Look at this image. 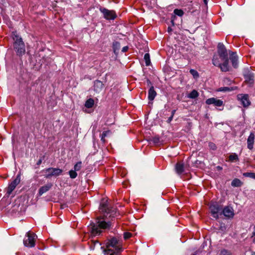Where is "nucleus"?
Here are the masks:
<instances>
[{
    "mask_svg": "<svg viewBox=\"0 0 255 255\" xmlns=\"http://www.w3.org/2000/svg\"><path fill=\"white\" fill-rule=\"evenodd\" d=\"M103 86V84L102 83V82H101L100 81H97L96 82H95L94 85L95 90L97 91L98 90L97 89H96L97 87L102 88Z\"/></svg>",
    "mask_w": 255,
    "mask_h": 255,
    "instance_id": "29",
    "label": "nucleus"
},
{
    "mask_svg": "<svg viewBox=\"0 0 255 255\" xmlns=\"http://www.w3.org/2000/svg\"><path fill=\"white\" fill-rule=\"evenodd\" d=\"M35 234L30 232L27 233V239L23 240V244L27 247H34L35 245Z\"/></svg>",
    "mask_w": 255,
    "mask_h": 255,
    "instance_id": "9",
    "label": "nucleus"
},
{
    "mask_svg": "<svg viewBox=\"0 0 255 255\" xmlns=\"http://www.w3.org/2000/svg\"><path fill=\"white\" fill-rule=\"evenodd\" d=\"M111 133V131L110 130H108L106 131H104L103 132L101 136V141L105 143L106 142L105 137L107 136V135Z\"/></svg>",
    "mask_w": 255,
    "mask_h": 255,
    "instance_id": "23",
    "label": "nucleus"
},
{
    "mask_svg": "<svg viewBox=\"0 0 255 255\" xmlns=\"http://www.w3.org/2000/svg\"><path fill=\"white\" fill-rule=\"evenodd\" d=\"M210 212L213 218L222 220L223 217V207L221 202L211 201L209 205Z\"/></svg>",
    "mask_w": 255,
    "mask_h": 255,
    "instance_id": "4",
    "label": "nucleus"
},
{
    "mask_svg": "<svg viewBox=\"0 0 255 255\" xmlns=\"http://www.w3.org/2000/svg\"><path fill=\"white\" fill-rule=\"evenodd\" d=\"M82 162L81 161L78 162L75 165H74V170L75 171H79L81 168Z\"/></svg>",
    "mask_w": 255,
    "mask_h": 255,
    "instance_id": "30",
    "label": "nucleus"
},
{
    "mask_svg": "<svg viewBox=\"0 0 255 255\" xmlns=\"http://www.w3.org/2000/svg\"><path fill=\"white\" fill-rule=\"evenodd\" d=\"M208 145L210 149L214 150L216 149V146L215 144L213 142H209Z\"/></svg>",
    "mask_w": 255,
    "mask_h": 255,
    "instance_id": "32",
    "label": "nucleus"
},
{
    "mask_svg": "<svg viewBox=\"0 0 255 255\" xmlns=\"http://www.w3.org/2000/svg\"><path fill=\"white\" fill-rule=\"evenodd\" d=\"M20 175H17L16 178L9 184L7 188L6 194L8 195H10L12 192L14 190L16 186L20 183Z\"/></svg>",
    "mask_w": 255,
    "mask_h": 255,
    "instance_id": "11",
    "label": "nucleus"
},
{
    "mask_svg": "<svg viewBox=\"0 0 255 255\" xmlns=\"http://www.w3.org/2000/svg\"><path fill=\"white\" fill-rule=\"evenodd\" d=\"M243 184V182L238 178L234 179L231 182V185L234 187H241Z\"/></svg>",
    "mask_w": 255,
    "mask_h": 255,
    "instance_id": "19",
    "label": "nucleus"
},
{
    "mask_svg": "<svg viewBox=\"0 0 255 255\" xmlns=\"http://www.w3.org/2000/svg\"><path fill=\"white\" fill-rule=\"evenodd\" d=\"M226 81H227V82L228 84V83H230L231 82H232L233 81V79H232V78H231V79H230V78H224V83L226 82Z\"/></svg>",
    "mask_w": 255,
    "mask_h": 255,
    "instance_id": "35",
    "label": "nucleus"
},
{
    "mask_svg": "<svg viewBox=\"0 0 255 255\" xmlns=\"http://www.w3.org/2000/svg\"><path fill=\"white\" fill-rule=\"evenodd\" d=\"M102 248L105 255H120L123 251L121 242L116 237L107 239Z\"/></svg>",
    "mask_w": 255,
    "mask_h": 255,
    "instance_id": "2",
    "label": "nucleus"
},
{
    "mask_svg": "<svg viewBox=\"0 0 255 255\" xmlns=\"http://www.w3.org/2000/svg\"><path fill=\"white\" fill-rule=\"evenodd\" d=\"M243 175L245 177H250L255 179V173L254 172H245Z\"/></svg>",
    "mask_w": 255,
    "mask_h": 255,
    "instance_id": "26",
    "label": "nucleus"
},
{
    "mask_svg": "<svg viewBox=\"0 0 255 255\" xmlns=\"http://www.w3.org/2000/svg\"><path fill=\"white\" fill-rule=\"evenodd\" d=\"M144 59L145 62L146 66H148L150 64V56L148 53H145L144 56Z\"/></svg>",
    "mask_w": 255,
    "mask_h": 255,
    "instance_id": "24",
    "label": "nucleus"
},
{
    "mask_svg": "<svg viewBox=\"0 0 255 255\" xmlns=\"http://www.w3.org/2000/svg\"><path fill=\"white\" fill-rule=\"evenodd\" d=\"M244 76L245 79V82L250 85H252L254 83V74L249 69H246L244 71Z\"/></svg>",
    "mask_w": 255,
    "mask_h": 255,
    "instance_id": "10",
    "label": "nucleus"
},
{
    "mask_svg": "<svg viewBox=\"0 0 255 255\" xmlns=\"http://www.w3.org/2000/svg\"><path fill=\"white\" fill-rule=\"evenodd\" d=\"M224 255H231V254L230 252L224 250Z\"/></svg>",
    "mask_w": 255,
    "mask_h": 255,
    "instance_id": "41",
    "label": "nucleus"
},
{
    "mask_svg": "<svg viewBox=\"0 0 255 255\" xmlns=\"http://www.w3.org/2000/svg\"><path fill=\"white\" fill-rule=\"evenodd\" d=\"M255 231L253 233L252 237L253 238V242L255 243V227H254Z\"/></svg>",
    "mask_w": 255,
    "mask_h": 255,
    "instance_id": "37",
    "label": "nucleus"
},
{
    "mask_svg": "<svg viewBox=\"0 0 255 255\" xmlns=\"http://www.w3.org/2000/svg\"><path fill=\"white\" fill-rule=\"evenodd\" d=\"M252 255H255V253L253 254Z\"/></svg>",
    "mask_w": 255,
    "mask_h": 255,
    "instance_id": "46",
    "label": "nucleus"
},
{
    "mask_svg": "<svg viewBox=\"0 0 255 255\" xmlns=\"http://www.w3.org/2000/svg\"><path fill=\"white\" fill-rule=\"evenodd\" d=\"M43 172L45 173V177L49 178L52 176H58L61 175L63 170L58 168L50 167L44 169Z\"/></svg>",
    "mask_w": 255,
    "mask_h": 255,
    "instance_id": "7",
    "label": "nucleus"
},
{
    "mask_svg": "<svg viewBox=\"0 0 255 255\" xmlns=\"http://www.w3.org/2000/svg\"><path fill=\"white\" fill-rule=\"evenodd\" d=\"M175 112H176V110H173V111H172V112H171V116H173H173H174V114H175Z\"/></svg>",
    "mask_w": 255,
    "mask_h": 255,
    "instance_id": "42",
    "label": "nucleus"
},
{
    "mask_svg": "<svg viewBox=\"0 0 255 255\" xmlns=\"http://www.w3.org/2000/svg\"><path fill=\"white\" fill-rule=\"evenodd\" d=\"M99 9L103 13L104 18L107 20H114L117 17V13L114 10H109L102 7Z\"/></svg>",
    "mask_w": 255,
    "mask_h": 255,
    "instance_id": "8",
    "label": "nucleus"
},
{
    "mask_svg": "<svg viewBox=\"0 0 255 255\" xmlns=\"http://www.w3.org/2000/svg\"><path fill=\"white\" fill-rule=\"evenodd\" d=\"M128 46H125L122 49V51L124 52H126L128 51Z\"/></svg>",
    "mask_w": 255,
    "mask_h": 255,
    "instance_id": "36",
    "label": "nucleus"
},
{
    "mask_svg": "<svg viewBox=\"0 0 255 255\" xmlns=\"http://www.w3.org/2000/svg\"><path fill=\"white\" fill-rule=\"evenodd\" d=\"M147 82L148 85H149V84H151V82H150V80H147Z\"/></svg>",
    "mask_w": 255,
    "mask_h": 255,
    "instance_id": "44",
    "label": "nucleus"
},
{
    "mask_svg": "<svg viewBox=\"0 0 255 255\" xmlns=\"http://www.w3.org/2000/svg\"><path fill=\"white\" fill-rule=\"evenodd\" d=\"M190 73L192 74L195 79H197L199 77L198 72L194 69H190Z\"/></svg>",
    "mask_w": 255,
    "mask_h": 255,
    "instance_id": "27",
    "label": "nucleus"
},
{
    "mask_svg": "<svg viewBox=\"0 0 255 255\" xmlns=\"http://www.w3.org/2000/svg\"><path fill=\"white\" fill-rule=\"evenodd\" d=\"M238 99L241 101L244 107L246 108L251 105L249 97L248 94H240L238 95Z\"/></svg>",
    "mask_w": 255,
    "mask_h": 255,
    "instance_id": "12",
    "label": "nucleus"
},
{
    "mask_svg": "<svg viewBox=\"0 0 255 255\" xmlns=\"http://www.w3.org/2000/svg\"><path fill=\"white\" fill-rule=\"evenodd\" d=\"M99 210L102 215L97 218V224L91 227V234L93 236L100 235L102 229H109L112 225V221L119 215L116 208H110L108 207L107 200L102 201Z\"/></svg>",
    "mask_w": 255,
    "mask_h": 255,
    "instance_id": "1",
    "label": "nucleus"
},
{
    "mask_svg": "<svg viewBox=\"0 0 255 255\" xmlns=\"http://www.w3.org/2000/svg\"><path fill=\"white\" fill-rule=\"evenodd\" d=\"M234 89L235 88H234L233 87H224V92L231 91L234 90Z\"/></svg>",
    "mask_w": 255,
    "mask_h": 255,
    "instance_id": "33",
    "label": "nucleus"
},
{
    "mask_svg": "<svg viewBox=\"0 0 255 255\" xmlns=\"http://www.w3.org/2000/svg\"><path fill=\"white\" fill-rule=\"evenodd\" d=\"M94 105V100L92 98H90L86 101L85 103V107H86L87 108L90 109L92 108Z\"/></svg>",
    "mask_w": 255,
    "mask_h": 255,
    "instance_id": "21",
    "label": "nucleus"
},
{
    "mask_svg": "<svg viewBox=\"0 0 255 255\" xmlns=\"http://www.w3.org/2000/svg\"><path fill=\"white\" fill-rule=\"evenodd\" d=\"M175 17V15L172 16L171 22H172L173 25H174V21Z\"/></svg>",
    "mask_w": 255,
    "mask_h": 255,
    "instance_id": "39",
    "label": "nucleus"
},
{
    "mask_svg": "<svg viewBox=\"0 0 255 255\" xmlns=\"http://www.w3.org/2000/svg\"><path fill=\"white\" fill-rule=\"evenodd\" d=\"M173 117L171 116L167 120L168 123H170L171 121L172 120Z\"/></svg>",
    "mask_w": 255,
    "mask_h": 255,
    "instance_id": "40",
    "label": "nucleus"
},
{
    "mask_svg": "<svg viewBox=\"0 0 255 255\" xmlns=\"http://www.w3.org/2000/svg\"><path fill=\"white\" fill-rule=\"evenodd\" d=\"M167 31L169 33H171L172 31V29L171 27L169 26L167 28Z\"/></svg>",
    "mask_w": 255,
    "mask_h": 255,
    "instance_id": "38",
    "label": "nucleus"
},
{
    "mask_svg": "<svg viewBox=\"0 0 255 255\" xmlns=\"http://www.w3.org/2000/svg\"><path fill=\"white\" fill-rule=\"evenodd\" d=\"M204 2L205 3V4H207V0H204Z\"/></svg>",
    "mask_w": 255,
    "mask_h": 255,
    "instance_id": "45",
    "label": "nucleus"
},
{
    "mask_svg": "<svg viewBox=\"0 0 255 255\" xmlns=\"http://www.w3.org/2000/svg\"><path fill=\"white\" fill-rule=\"evenodd\" d=\"M69 174L70 178L72 179H74L77 176V173H76V171L71 170L69 172Z\"/></svg>",
    "mask_w": 255,
    "mask_h": 255,
    "instance_id": "28",
    "label": "nucleus"
},
{
    "mask_svg": "<svg viewBox=\"0 0 255 255\" xmlns=\"http://www.w3.org/2000/svg\"><path fill=\"white\" fill-rule=\"evenodd\" d=\"M157 94L153 86H151L148 92V99L149 101H153Z\"/></svg>",
    "mask_w": 255,
    "mask_h": 255,
    "instance_id": "17",
    "label": "nucleus"
},
{
    "mask_svg": "<svg viewBox=\"0 0 255 255\" xmlns=\"http://www.w3.org/2000/svg\"><path fill=\"white\" fill-rule=\"evenodd\" d=\"M255 134L254 132H251L247 139V146L248 148L252 150L254 148V144L255 140Z\"/></svg>",
    "mask_w": 255,
    "mask_h": 255,
    "instance_id": "15",
    "label": "nucleus"
},
{
    "mask_svg": "<svg viewBox=\"0 0 255 255\" xmlns=\"http://www.w3.org/2000/svg\"><path fill=\"white\" fill-rule=\"evenodd\" d=\"M175 15L179 16H182L184 14V11L181 9H175L173 11Z\"/></svg>",
    "mask_w": 255,
    "mask_h": 255,
    "instance_id": "25",
    "label": "nucleus"
},
{
    "mask_svg": "<svg viewBox=\"0 0 255 255\" xmlns=\"http://www.w3.org/2000/svg\"><path fill=\"white\" fill-rule=\"evenodd\" d=\"M175 170L178 174H181L184 171V165L181 163H177L175 165Z\"/></svg>",
    "mask_w": 255,
    "mask_h": 255,
    "instance_id": "20",
    "label": "nucleus"
},
{
    "mask_svg": "<svg viewBox=\"0 0 255 255\" xmlns=\"http://www.w3.org/2000/svg\"><path fill=\"white\" fill-rule=\"evenodd\" d=\"M199 96V93L196 90L192 91L188 95V97L190 99H195Z\"/></svg>",
    "mask_w": 255,
    "mask_h": 255,
    "instance_id": "22",
    "label": "nucleus"
},
{
    "mask_svg": "<svg viewBox=\"0 0 255 255\" xmlns=\"http://www.w3.org/2000/svg\"><path fill=\"white\" fill-rule=\"evenodd\" d=\"M206 103L207 105L213 104L215 106L220 107L222 105L223 102H222V101H221L220 100H218L214 98H209V99H207L206 101Z\"/></svg>",
    "mask_w": 255,
    "mask_h": 255,
    "instance_id": "14",
    "label": "nucleus"
},
{
    "mask_svg": "<svg viewBox=\"0 0 255 255\" xmlns=\"http://www.w3.org/2000/svg\"><path fill=\"white\" fill-rule=\"evenodd\" d=\"M213 64L220 68L222 71H223L222 62L223 61V49L221 46L219 45V50L217 53H215L213 58Z\"/></svg>",
    "mask_w": 255,
    "mask_h": 255,
    "instance_id": "6",
    "label": "nucleus"
},
{
    "mask_svg": "<svg viewBox=\"0 0 255 255\" xmlns=\"http://www.w3.org/2000/svg\"><path fill=\"white\" fill-rule=\"evenodd\" d=\"M234 215V210L232 207L227 206L224 207V217L228 219H232Z\"/></svg>",
    "mask_w": 255,
    "mask_h": 255,
    "instance_id": "13",
    "label": "nucleus"
},
{
    "mask_svg": "<svg viewBox=\"0 0 255 255\" xmlns=\"http://www.w3.org/2000/svg\"><path fill=\"white\" fill-rule=\"evenodd\" d=\"M52 184L51 183H48L46 185H45L42 187H41L38 191L39 195L41 196L44 193L48 191L52 187Z\"/></svg>",
    "mask_w": 255,
    "mask_h": 255,
    "instance_id": "16",
    "label": "nucleus"
},
{
    "mask_svg": "<svg viewBox=\"0 0 255 255\" xmlns=\"http://www.w3.org/2000/svg\"><path fill=\"white\" fill-rule=\"evenodd\" d=\"M152 141L154 143H158L159 141V138L158 136H155L153 138Z\"/></svg>",
    "mask_w": 255,
    "mask_h": 255,
    "instance_id": "34",
    "label": "nucleus"
},
{
    "mask_svg": "<svg viewBox=\"0 0 255 255\" xmlns=\"http://www.w3.org/2000/svg\"><path fill=\"white\" fill-rule=\"evenodd\" d=\"M12 36L14 40V49L17 55L22 56L25 52V44L21 37L17 35L16 32H12Z\"/></svg>",
    "mask_w": 255,
    "mask_h": 255,
    "instance_id": "5",
    "label": "nucleus"
},
{
    "mask_svg": "<svg viewBox=\"0 0 255 255\" xmlns=\"http://www.w3.org/2000/svg\"><path fill=\"white\" fill-rule=\"evenodd\" d=\"M224 72H232V67L230 66L231 63L234 68H237L238 65V57L236 52L227 50L224 48Z\"/></svg>",
    "mask_w": 255,
    "mask_h": 255,
    "instance_id": "3",
    "label": "nucleus"
},
{
    "mask_svg": "<svg viewBox=\"0 0 255 255\" xmlns=\"http://www.w3.org/2000/svg\"><path fill=\"white\" fill-rule=\"evenodd\" d=\"M132 236V234L130 232H125L124 233V238L125 240H128Z\"/></svg>",
    "mask_w": 255,
    "mask_h": 255,
    "instance_id": "31",
    "label": "nucleus"
},
{
    "mask_svg": "<svg viewBox=\"0 0 255 255\" xmlns=\"http://www.w3.org/2000/svg\"><path fill=\"white\" fill-rule=\"evenodd\" d=\"M41 160H39L37 162V164L38 165H39V164H41Z\"/></svg>",
    "mask_w": 255,
    "mask_h": 255,
    "instance_id": "43",
    "label": "nucleus"
},
{
    "mask_svg": "<svg viewBox=\"0 0 255 255\" xmlns=\"http://www.w3.org/2000/svg\"><path fill=\"white\" fill-rule=\"evenodd\" d=\"M226 160V161L231 162H237L239 161V158L236 153H232L229 155Z\"/></svg>",
    "mask_w": 255,
    "mask_h": 255,
    "instance_id": "18",
    "label": "nucleus"
}]
</instances>
